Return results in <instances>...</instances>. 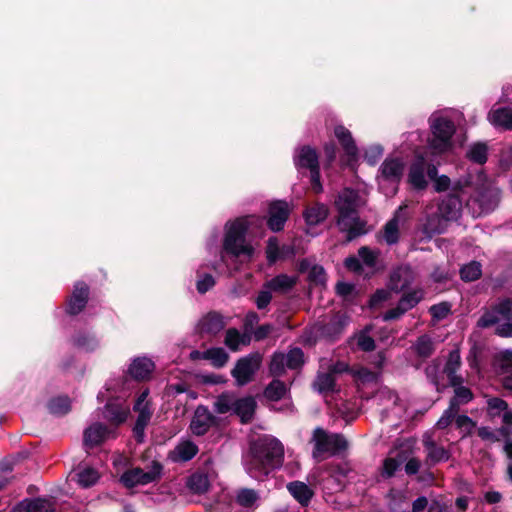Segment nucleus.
Segmentation results:
<instances>
[{"mask_svg":"<svg viewBox=\"0 0 512 512\" xmlns=\"http://www.w3.org/2000/svg\"><path fill=\"white\" fill-rule=\"evenodd\" d=\"M359 205V193L350 188L341 191L335 200L338 212L336 223L342 232L347 233L348 241L365 233L364 223L360 221L357 213Z\"/></svg>","mask_w":512,"mask_h":512,"instance_id":"f257e3e1","label":"nucleus"},{"mask_svg":"<svg viewBox=\"0 0 512 512\" xmlns=\"http://www.w3.org/2000/svg\"><path fill=\"white\" fill-rule=\"evenodd\" d=\"M284 448L279 440L265 437L259 440L253 450L248 470L252 477L259 478L282 463Z\"/></svg>","mask_w":512,"mask_h":512,"instance_id":"f03ea898","label":"nucleus"},{"mask_svg":"<svg viewBox=\"0 0 512 512\" xmlns=\"http://www.w3.org/2000/svg\"><path fill=\"white\" fill-rule=\"evenodd\" d=\"M257 224L261 226L263 219L255 216H244L226 224V234L224 239V250L226 253L235 257H245L250 259L254 248L246 241L245 235L250 225Z\"/></svg>","mask_w":512,"mask_h":512,"instance_id":"7ed1b4c3","label":"nucleus"},{"mask_svg":"<svg viewBox=\"0 0 512 512\" xmlns=\"http://www.w3.org/2000/svg\"><path fill=\"white\" fill-rule=\"evenodd\" d=\"M495 334L504 337H512V298H501L491 305L477 322L480 328H488L496 325Z\"/></svg>","mask_w":512,"mask_h":512,"instance_id":"20e7f679","label":"nucleus"},{"mask_svg":"<svg viewBox=\"0 0 512 512\" xmlns=\"http://www.w3.org/2000/svg\"><path fill=\"white\" fill-rule=\"evenodd\" d=\"M343 373H349L356 381L363 383H373L378 381V373L367 368H349L345 362H333L329 359H322L318 371V384H334L338 376Z\"/></svg>","mask_w":512,"mask_h":512,"instance_id":"39448f33","label":"nucleus"},{"mask_svg":"<svg viewBox=\"0 0 512 512\" xmlns=\"http://www.w3.org/2000/svg\"><path fill=\"white\" fill-rule=\"evenodd\" d=\"M431 138L428 147L433 154H442L452 148V136L456 127L454 122L444 112H434L430 118Z\"/></svg>","mask_w":512,"mask_h":512,"instance_id":"423d86ee","label":"nucleus"},{"mask_svg":"<svg viewBox=\"0 0 512 512\" xmlns=\"http://www.w3.org/2000/svg\"><path fill=\"white\" fill-rule=\"evenodd\" d=\"M405 167L406 163L400 157H387L381 164L377 181L386 196L391 197L397 193Z\"/></svg>","mask_w":512,"mask_h":512,"instance_id":"0eeeda50","label":"nucleus"},{"mask_svg":"<svg viewBox=\"0 0 512 512\" xmlns=\"http://www.w3.org/2000/svg\"><path fill=\"white\" fill-rule=\"evenodd\" d=\"M312 441L314 442L313 456L317 459H323L325 454L335 455L347 448V441L342 435L328 434L322 428L314 430Z\"/></svg>","mask_w":512,"mask_h":512,"instance_id":"6e6552de","label":"nucleus"},{"mask_svg":"<svg viewBox=\"0 0 512 512\" xmlns=\"http://www.w3.org/2000/svg\"><path fill=\"white\" fill-rule=\"evenodd\" d=\"M304 353L298 347L291 348L287 353L275 352L270 361L269 370L274 376H281L286 368L296 370L304 364Z\"/></svg>","mask_w":512,"mask_h":512,"instance_id":"1a4fd4ad","label":"nucleus"},{"mask_svg":"<svg viewBox=\"0 0 512 512\" xmlns=\"http://www.w3.org/2000/svg\"><path fill=\"white\" fill-rule=\"evenodd\" d=\"M294 162L297 168H307L310 170L312 188L316 193L321 192L322 185L320 183L318 155L316 151L309 146H303L297 151Z\"/></svg>","mask_w":512,"mask_h":512,"instance_id":"9d476101","label":"nucleus"},{"mask_svg":"<svg viewBox=\"0 0 512 512\" xmlns=\"http://www.w3.org/2000/svg\"><path fill=\"white\" fill-rule=\"evenodd\" d=\"M162 472V466L158 462H153L145 470L141 468H132L124 472L121 476V482L126 487L137 485H147L157 481Z\"/></svg>","mask_w":512,"mask_h":512,"instance_id":"9b49d317","label":"nucleus"},{"mask_svg":"<svg viewBox=\"0 0 512 512\" xmlns=\"http://www.w3.org/2000/svg\"><path fill=\"white\" fill-rule=\"evenodd\" d=\"M262 356L259 353H252L240 358L232 370V375L238 384H246L253 380L254 374L260 368Z\"/></svg>","mask_w":512,"mask_h":512,"instance_id":"f8f14e48","label":"nucleus"},{"mask_svg":"<svg viewBox=\"0 0 512 512\" xmlns=\"http://www.w3.org/2000/svg\"><path fill=\"white\" fill-rule=\"evenodd\" d=\"M149 394L148 389L144 390L140 396L138 397L134 410L138 413V417L136 420V424L134 427V432L136 436L141 440L144 436V430L148 423L150 422L152 416V410L150 407V403L147 399Z\"/></svg>","mask_w":512,"mask_h":512,"instance_id":"ddd939ff","label":"nucleus"},{"mask_svg":"<svg viewBox=\"0 0 512 512\" xmlns=\"http://www.w3.org/2000/svg\"><path fill=\"white\" fill-rule=\"evenodd\" d=\"M130 413L129 405L123 397L110 399L105 405L103 416L112 425L118 426L124 423Z\"/></svg>","mask_w":512,"mask_h":512,"instance_id":"4468645a","label":"nucleus"},{"mask_svg":"<svg viewBox=\"0 0 512 512\" xmlns=\"http://www.w3.org/2000/svg\"><path fill=\"white\" fill-rule=\"evenodd\" d=\"M415 280V273L409 266H400L392 271L388 288L396 293L407 290Z\"/></svg>","mask_w":512,"mask_h":512,"instance_id":"2eb2a0df","label":"nucleus"},{"mask_svg":"<svg viewBox=\"0 0 512 512\" xmlns=\"http://www.w3.org/2000/svg\"><path fill=\"white\" fill-rule=\"evenodd\" d=\"M426 160L423 155L419 154L415 157L408 170L407 181L415 190H425L428 181L425 177Z\"/></svg>","mask_w":512,"mask_h":512,"instance_id":"dca6fc26","label":"nucleus"},{"mask_svg":"<svg viewBox=\"0 0 512 512\" xmlns=\"http://www.w3.org/2000/svg\"><path fill=\"white\" fill-rule=\"evenodd\" d=\"M290 214L289 204L285 201H274L269 207L268 227L275 232L283 229Z\"/></svg>","mask_w":512,"mask_h":512,"instance_id":"f3484780","label":"nucleus"},{"mask_svg":"<svg viewBox=\"0 0 512 512\" xmlns=\"http://www.w3.org/2000/svg\"><path fill=\"white\" fill-rule=\"evenodd\" d=\"M216 422V418L204 406H198L195 410L190 429L193 434L204 435Z\"/></svg>","mask_w":512,"mask_h":512,"instance_id":"a211bd4d","label":"nucleus"},{"mask_svg":"<svg viewBox=\"0 0 512 512\" xmlns=\"http://www.w3.org/2000/svg\"><path fill=\"white\" fill-rule=\"evenodd\" d=\"M499 199V190L497 188L491 187L481 191L475 198L469 199L467 204H478L480 208L479 214L489 213L497 207Z\"/></svg>","mask_w":512,"mask_h":512,"instance_id":"6ab92c4d","label":"nucleus"},{"mask_svg":"<svg viewBox=\"0 0 512 512\" xmlns=\"http://www.w3.org/2000/svg\"><path fill=\"white\" fill-rule=\"evenodd\" d=\"M154 362L143 356L135 358L128 368V373L135 381H149L154 371Z\"/></svg>","mask_w":512,"mask_h":512,"instance_id":"aec40b11","label":"nucleus"},{"mask_svg":"<svg viewBox=\"0 0 512 512\" xmlns=\"http://www.w3.org/2000/svg\"><path fill=\"white\" fill-rule=\"evenodd\" d=\"M89 288L84 282H77L70 299L68 300L67 312L71 315L80 313L87 304Z\"/></svg>","mask_w":512,"mask_h":512,"instance_id":"412c9836","label":"nucleus"},{"mask_svg":"<svg viewBox=\"0 0 512 512\" xmlns=\"http://www.w3.org/2000/svg\"><path fill=\"white\" fill-rule=\"evenodd\" d=\"M423 445L427 452L426 462L429 464H436L441 461H447L450 458V453L443 446H439L434 441L431 434L426 433L423 436Z\"/></svg>","mask_w":512,"mask_h":512,"instance_id":"4be33fe9","label":"nucleus"},{"mask_svg":"<svg viewBox=\"0 0 512 512\" xmlns=\"http://www.w3.org/2000/svg\"><path fill=\"white\" fill-rule=\"evenodd\" d=\"M112 431L101 423H94L84 431V445L93 448L109 438Z\"/></svg>","mask_w":512,"mask_h":512,"instance_id":"5701e85b","label":"nucleus"},{"mask_svg":"<svg viewBox=\"0 0 512 512\" xmlns=\"http://www.w3.org/2000/svg\"><path fill=\"white\" fill-rule=\"evenodd\" d=\"M225 325L220 314L210 312L199 320L197 329L202 334L216 335L224 329Z\"/></svg>","mask_w":512,"mask_h":512,"instance_id":"b1692460","label":"nucleus"},{"mask_svg":"<svg viewBox=\"0 0 512 512\" xmlns=\"http://www.w3.org/2000/svg\"><path fill=\"white\" fill-rule=\"evenodd\" d=\"M412 353L421 359L431 357L436 350V341L429 334H423L417 337L410 347Z\"/></svg>","mask_w":512,"mask_h":512,"instance_id":"393cba45","label":"nucleus"},{"mask_svg":"<svg viewBox=\"0 0 512 512\" xmlns=\"http://www.w3.org/2000/svg\"><path fill=\"white\" fill-rule=\"evenodd\" d=\"M462 200L456 193L449 194L439 205V212L446 220H455L460 215Z\"/></svg>","mask_w":512,"mask_h":512,"instance_id":"a878e982","label":"nucleus"},{"mask_svg":"<svg viewBox=\"0 0 512 512\" xmlns=\"http://www.w3.org/2000/svg\"><path fill=\"white\" fill-rule=\"evenodd\" d=\"M406 206H400L394 214V217L386 223L383 230V239L389 245L397 243L399 239V225L404 220L403 211Z\"/></svg>","mask_w":512,"mask_h":512,"instance_id":"bb28decb","label":"nucleus"},{"mask_svg":"<svg viewBox=\"0 0 512 512\" xmlns=\"http://www.w3.org/2000/svg\"><path fill=\"white\" fill-rule=\"evenodd\" d=\"M347 324L348 317L345 314L338 313L323 326L322 334L331 340H335L343 332Z\"/></svg>","mask_w":512,"mask_h":512,"instance_id":"cd10ccee","label":"nucleus"},{"mask_svg":"<svg viewBox=\"0 0 512 512\" xmlns=\"http://www.w3.org/2000/svg\"><path fill=\"white\" fill-rule=\"evenodd\" d=\"M461 366V358L459 351L453 350L449 353L447 362L445 364L443 373L447 376L450 384H462L463 379L457 375V371Z\"/></svg>","mask_w":512,"mask_h":512,"instance_id":"c85d7f7f","label":"nucleus"},{"mask_svg":"<svg viewBox=\"0 0 512 512\" xmlns=\"http://www.w3.org/2000/svg\"><path fill=\"white\" fill-rule=\"evenodd\" d=\"M297 283L296 276L280 274L265 283V288L277 292L286 293L291 290Z\"/></svg>","mask_w":512,"mask_h":512,"instance_id":"c756f323","label":"nucleus"},{"mask_svg":"<svg viewBox=\"0 0 512 512\" xmlns=\"http://www.w3.org/2000/svg\"><path fill=\"white\" fill-rule=\"evenodd\" d=\"M287 489L302 506H307L314 495L313 490L301 481L290 482Z\"/></svg>","mask_w":512,"mask_h":512,"instance_id":"7c9ffc66","label":"nucleus"},{"mask_svg":"<svg viewBox=\"0 0 512 512\" xmlns=\"http://www.w3.org/2000/svg\"><path fill=\"white\" fill-rule=\"evenodd\" d=\"M329 214V209L325 204L315 203L304 211V219L308 226H315L323 222Z\"/></svg>","mask_w":512,"mask_h":512,"instance_id":"2f4dec72","label":"nucleus"},{"mask_svg":"<svg viewBox=\"0 0 512 512\" xmlns=\"http://www.w3.org/2000/svg\"><path fill=\"white\" fill-rule=\"evenodd\" d=\"M234 412L241 418L242 422H249L255 412L256 402L252 397L236 399Z\"/></svg>","mask_w":512,"mask_h":512,"instance_id":"473e14b6","label":"nucleus"},{"mask_svg":"<svg viewBox=\"0 0 512 512\" xmlns=\"http://www.w3.org/2000/svg\"><path fill=\"white\" fill-rule=\"evenodd\" d=\"M334 134L338 141L340 142V144L342 145L346 154L354 158L357 155V147L354 143L350 131L346 129L344 126L338 125L334 129Z\"/></svg>","mask_w":512,"mask_h":512,"instance_id":"72a5a7b5","label":"nucleus"},{"mask_svg":"<svg viewBox=\"0 0 512 512\" xmlns=\"http://www.w3.org/2000/svg\"><path fill=\"white\" fill-rule=\"evenodd\" d=\"M490 122L494 126L502 127L506 130L512 129V109L501 107L494 109L489 114Z\"/></svg>","mask_w":512,"mask_h":512,"instance_id":"f704fd0d","label":"nucleus"},{"mask_svg":"<svg viewBox=\"0 0 512 512\" xmlns=\"http://www.w3.org/2000/svg\"><path fill=\"white\" fill-rule=\"evenodd\" d=\"M224 343L231 351H238L241 346L249 345L250 336L240 333L236 328H230L226 331Z\"/></svg>","mask_w":512,"mask_h":512,"instance_id":"c9c22d12","label":"nucleus"},{"mask_svg":"<svg viewBox=\"0 0 512 512\" xmlns=\"http://www.w3.org/2000/svg\"><path fill=\"white\" fill-rule=\"evenodd\" d=\"M403 295L399 299L398 303L404 308V310L409 311L414 308L420 301L424 298V290L421 287H415L411 290L402 291Z\"/></svg>","mask_w":512,"mask_h":512,"instance_id":"e433bc0d","label":"nucleus"},{"mask_svg":"<svg viewBox=\"0 0 512 512\" xmlns=\"http://www.w3.org/2000/svg\"><path fill=\"white\" fill-rule=\"evenodd\" d=\"M198 452L197 446L191 441L180 442L172 451V459L175 461H188Z\"/></svg>","mask_w":512,"mask_h":512,"instance_id":"4c0bfd02","label":"nucleus"},{"mask_svg":"<svg viewBox=\"0 0 512 512\" xmlns=\"http://www.w3.org/2000/svg\"><path fill=\"white\" fill-rule=\"evenodd\" d=\"M259 494L254 489L242 488L236 492V503L243 508H254L259 501Z\"/></svg>","mask_w":512,"mask_h":512,"instance_id":"58836bf2","label":"nucleus"},{"mask_svg":"<svg viewBox=\"0 0 512 512\" xmlns=\"http://www.w3.org/2000/svg\"><path fill=\"white\" fill-rule=\"evenodd\" d=\"M25 512H52L54 503L49 499L36 498L22 503Z\"/></svg>","mask_w":512,"mask_h":512,"instance_id":"ea45409f","label":"nucleus"},{"mask_svg":"<svg viewBox=\"0 0 512 512\" xmlns=\"http://www.w3.org/2000/svg\"><path fill=\"white\" fill-rule=\"evenodd\" d=\"M205 354V360L217 368L223 367L229 359L228 353L221 347L207 349Z\"/></svg>","mask_w":512,"mask_h":512,"instance_id":"a19ab883","label":"nucleus"},{"mask_svg":"<svg viewBox=\"0 0 512 512\" xmlns=\"http://www.w3.org/2000/svg\"><path fill=\"white\" fill-rule=\"evenodd\" d=\"M209 486V479L205 474L195 473L188 480V487L194 493H205L208 491Z\"/></svg>","mask_w":512,"mask_h":512,"instance_id":"79ce46f5","label":"nucleus"},{"mask_svg":"<svg viewBox=\"0 0 512 512\" xmlns=\"http://www.w3.org/2000/svg\"><path fill=\"white\" fill-rule=\"evenodd\" d=\"M48 409L54 415H64L70 411L71 401L66 396L55 397L49 401Z\"/></svg>","mask_w":512,"mask_h":512,"instance_id":"37998d69","label":"nucleus"},{"mask_svg":"<svg viewBox=\"0 0 512 512\" xmlns=\"http://www.w3.org/2000/svg\"><path fill=\"white\" fill-rule=\"evenodd\" d=\"M482 275V266L477 261H471L460 269L461 279L466 282L475 281Z\"/></svg>","mask_w":512,"mask_h":512,"instance_id":"c03bdc74","label":"nucleus"},{"mask_svg":"<svg viewBox=\"0 0 512 512\" xmlns=\"http://www.w3.org/2000/svg\"><path fill=\"white\" fill-rule=\"evenodd\" d=\"M76 477V481L81 487L88 488L98 481L99 473L95 469L87 467L79 471Z\"/></svg>","mask_w":512,"mask_h":512,"instance_id":"a18cd8bd","label":"nucleus"},{"mask_svg":"<svg viewBox=\"0 0 512 512\" xmlns=\"http://www.w3.org/2000/svg\"><path fill=\"white\" fill-rule=\"evenodd\" d=\"M285 247L280 248L276 237H270L267 242L266 256L269 263H275L278 259L283 257ZM290 249L287 248V251Z\"/></svg>","mask_w":512,"mask_h":512,"instance_id":"49530a36","label":"nucleus"},{"mask_svg":"<svg viewBox=\"0 0 512 512\" xmlns=\"http://www.w3.org/2000/svg\"><path fill=\"white\" fill-rule=\"evenodd\" d=\"M467 157L477 164L487 161V146L484 143H475L467 151Z\"/></svg>","mask_w":512,"mask_h":512,"instance_id":"de8ad7c7","label":"nucleus"},{"mask_svg":"<svg viewBox=\"0 0 512 512\" xmlns=\"http://www.w3.org/2000/svg\"><path fill=\"white\" fill-rule=\"evenodd\" d=\"M236 399L229 394L220 395L214 403V409L217 413L224 414L233 411Z\"/></svg>","mask_w":512,"mask_h":512,"instance_id":"09e8293b","label":"nucleus"},{"mask_svg":"<svg viewBox=\"0 0 512 512\" xmlns=\"http://www.w3.org/2000/svg\"><path fill=\"white\" fill-rule=\"evenodd\" d=\"M473 398L472 392L466 386H457L455 395L450 401V405L459 410V407L468 403Z\"/></svg>","mask_w":512,"mask_h":512,"instance_id":"8fccbe9b","label":"nucleus"},{"mask_svg":"<svg viewBox=\"0 0 512 512\" xmlns=\"http://www.w3.org/2000/svg\"><path fill=\"white\" fill-rule=\"evenodd\" d=\"M286 386H266L263 397L269 402H277L286 397Z\"/></svg>","mask_w":512,"mask_h":512,"instance_id":"3c124183","label":"nucleus"},{"mask_svg":"<svg viewBox=\"0 0 512 512\" xmlns=\"http://www.w3.org/2000/svg\"><path fill=\"white\" fill-rule=\"evenodd\" d=\"M429 311L435 321H440L449 315L451 305L447 302H442L431 306Z\"/></svg>","mask_w":512,"mask_h":512,"instance_id":"603ef678","label":"nucleus"},{"mask_svg":"<svg viewBox=\"0 0 512 512\" xmlns=\"http://www.w3.org/2000/svg\"><path fill=\"white\" fill-rule=\"evenodd\" d=\"M458 411V409L449 405L437 421L436 427L439 429L447 428L452 423L453 419H456Z\"/></svg>","mask_w":512,"mask_h":512,"instance_id":"864d4df0","label":"nucleus"},{"mask_svg":"<svg viewBox=\"0 0 512 512\" xmlns=\"http://www.w3.org/2000/svg\"><path fill=\"white\" fill-rule=\"evenodd\" d=\"M308 279L316 285H323L326 282V273L322 266L314 264L309 270Z\"/></svg>","mask_w":512,"mask_h":512,"instance_id":"5fc2aeb1","label":"nucleus"},{"mask_svg":"<svg viewBox=\"0 0 512 512\" xmlns=\"http://www.w3.org/2000/svg\"><path fill=\"white\" fill-rule=\"evenodd\" d=\"M456 426L463 432V436L470 435L476 424L466 415H458L455 419Z\"/></svg>","mask_w":512,"mask_h":512,"instance_id":"6e6d98bb","label":"nucleus"},{"mask_svg":"<svg viewBox=\"0 0 512 512\" xmlns=\"http://www.w3.org/2000/svg\"><path fill=\"white\" fill-rule=\"evenodd\" d=\"M215 285V280L210 274H200L198 272V280L196 287L199 293L204 294Z\"/></svg>","mask_w":512,"mask_h":512,"instance_id":"4d7b16f0","label":"nucleus"},{"mask_svg":"<svg viewBox=\"0 0 512 512\" xmlns=\"http://www.w3.org/2000/svg\"><path fill=\"white\" fill-rule=\"evenodd\" d=\"M383 155V148L380 145H372L365 151V159L370 165H375Z\"/></svg>","mask_w":512,"mask_h":512,"instance_id":"13d9d810","label":"nucleus"},{"mask_svg":"<svg viewBox=\"0 0 512 512\" xmlns=\"http://www.w3.org/2000/svg\"><path fill=\"white\" fill-rule=\"evenodd\" d=\"M360 259L369 267H373L376 263L377 255L368 247H361L358 251Z\"/></svg>","mask_w":512,"mask_h":512,"instance_id":"bf43d9fd","label":"nucleus"},{"mask_svg":"<svg viewBox=\"0 0 512 512\" xmlns=\"http://www.w3.org/2000/svg\"><path fill=\"white\" fill-rule=\"evenodd\" d=\"M487 403L489 411L493 416L498 415L500 412H504L508 408L507 403L500 398H491Z\"/></svg>","mask_w":512,"mask_h":512,"instance_id":"052dcab7","label":"nucleus"},{"mask_svg":"<svg viewBox=\"0 0 512 512\" xmlns=\"http://www.w3.org/2000/svg\"><path fill=\"white\" fill-rule=\"evenodd\" d=\"M271 290L265 288V286L263 287V289L259 292L257 298H256V306L258 309H265L269 303L271 302L272 300V294H271Z\"/></svg>","mask_w":512,"mask_h":512,"instance_id":"680f3d73","label":"nucleus"},{"mask_svg":"<svg viewBox=\"0 0 512 512\" xmlns=\"http://www.w3.org/2000/svg\"><path fill=\"white\" fill-rule=\"evenodd\" d=\"M400 462L394 458H387L384 460L382 475L385 477H391L398 469Z\"/></svg>","mask_w":512,"mask_h":512,"instance_id":"e2e57ef3","label":"nucleus"},{"mask_svg":"<svg viewBox=\"0 0 512 512\" xmlns=\"http://www.w3.org/2000/svg\"><path fill=\"white\" fill-rule=\"evenodd\" d=\"M391 297V290L379 289L377 290L370 299V305L372 307L377 306L379 303L383 301H387Z\"/></svg>","mask_w":512,"mask_h":512,"instance_id":"0e129e2a","label":"nucleus"},{"mask_svg":"<svg viewBox=\"0 0 512 512\" xmlns=\"http://www.w3.org/2000/svg\"><path fill=\"white\" fill-rule=\"evenodd\" d=\"M478 435L482 440L487 441L489 443H494L500 440L497 433L488 427L478 428Z\"/></svg>","mask_w":512,"mask_h":512,"instance_id":"69168bd1","label":"nucleus"},{"mask_svg":"<svg viewBox=\"0 0 512 512\" xmlns=\"http://www.w3.org/2000/svg\"><path fill=\"white\" fill-rule=\"evenodd\" d=\"M335 387L336 386H315L316 392L324 398L327 404L331 403V399L333 398V395L336 393Z\"/></svg>","mask_w":512,"mask_h":512,"instance_id":"338daca9","label":"nucleus"},{"mask_svg":"<svg viewBox=\"0 0 512 512\" xmlns=\"http://www.w3.org/2000/svg\"><path fill=\"white\" fill-rule=\"evenodd\" d=\"M357 344L363 351H372L375 348L373 338L366 334L359 335Z\"/></svg>","mask_w":512,"mask_h":512,"instance_id":"774afa93","label":"nucleus"}]
</instances>
